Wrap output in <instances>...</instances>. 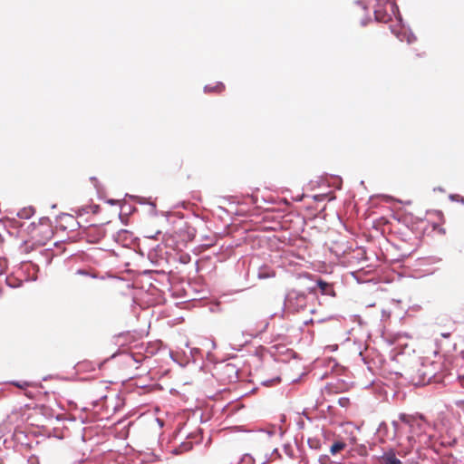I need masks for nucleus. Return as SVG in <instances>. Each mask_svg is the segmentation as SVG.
<instances>
[{"instance_id":"nucleus-1","label":"nucleus","mask_w":464,"mask_h":464,"mask_svg":"<svg viewBox=\"0 0 464 464\" xmlns=\"http://www.w3.org/2000/svg\"><path fill=\"white\" fill-rule=\"evenodd\" d=\"M399 420L410 428V435L407 437L409 446L413 448L416 443L415 436H420L426 431L428 422L421 413L407 414L400 413Z\"/></svg>"},{"instance_id":"nucleus-2","label":"nucleus","mask_w":464,"mask_h":464,"mask_svg":"<svg viewBox=\"0 0 464 464\" xmlns=\"http://www.w3.org/2000/svg\"><path fill=\"white\" fill-rule=\"evenodd\" d=\"M453 379L454 374L448 371L435 372L430 369H419L412 382L415 386H425L430 383H450Z\"/></svg>"},{"instance_id":"nucleus-3","label":"nucleus","mask_w":464,"mask_h":464,"mask_svg":"<svg viewBox=\"0 0 464 464\" xmlns=\"http://www.w3.org/2000/svg\"><path fill=\"white\" fill-rule=\"evenodd\" d=\"M385 1L391 5L392 14L394 15L399 26V28L391 26V32L401 42L405 40L409 44L414 43L417 38L410 26L405 24L398 5L395 2H390V0Z\"/></svg>"},{"instance_id":"nucleus-4","label":"nucleus","mask_w":464,"mask_h":464,"mask_svg":"<svg viewBox=\"0 0 464 464\" xmlns=\"http://www.w3.org/2000/svg\"><path fill=\"white\" fill-rule=\"evenodd\" d=\"M306 306V295L304 292H298L292 289L285 296L284 304L280 313V318L284 319L288 312H299Z\"/></svg>"},{"instance_id":"nucleus-5","label":"nucleus","mask_w":464,"mask_h":464,"mask_svg":"<svg viewBox=\"0 0 464 464\" xmlns=\"http://www.w3.org/2000/svg\"><path fill=\"white\" fill-rule=\"evenodd\" d=\"M136 239L132 232L127 229H120L113 235V240L123 247H129Z\"/></svg>"},{"instance_id":"nucleus-6","label":"nucleus","mask_w":464,"mask_h":464,"mask_svg":"<svg viewBox=\"0 0 464 464\" xmlns=\"http://www.w3.org/2000/svg\"><path fill=\"white\" fill-rule=\"evenodd\" d=\"M377 2L374 8V21L379 23H388L392 21V14H389L382 5V0H375Z\"/></svg>"},{"instance_id":"nucleus-7","label":"nucleus","mask_w":464,"mask_h":464,"mask_svg":"<svg viewBox=\"0 0 464 464\" xmlns=\"http://www.w3.org/2000/svg\"><path fill=\"white\" fill-rule=\"evenodd\" d=\"M380 464H402L401 459L397 457L395 450L389 449L379 457Z\"/></svg>"},{"instance_id":"nucleus-8","label":"nucleus","mask_w":464,"mask_h":464,"mask_svg":"<svg viewBox=\"0 0 464 464\" xmlns=\"http://www.w3.org/2000/svg\"><path fill=\"white\" fill-rule=\"evenodd\" d=\"M316 287L320 290L322 295L330 296L335 295V292L334 290L333 285L330 283L323 280L322 278H319L316 281Z\"/></svg>"},{"instance_id":"nucleus-9","label":"nucleus","mask_w":464,"mask_h":464,"mask_svg":"<svg viewBox=\"0 0 464 464\" xmlns=\"http://www.w3.org/2000/svg\"><path fill=\"white\" fill-rule=\"evenodd\" d=\"M225 89V84L222 82H216L215 85L207 84L204 87L205 92H217L219 93Z\"/></svg>"},{"instance_id":"nucleus-10","label":"nucleus","mask_w":464,"mask_h":464,"mask_svg":"<svg viewBox=\"0 0 464 464\" xmlns=\"http://www.w3.org/2000/svg\"><path fill=\"white\" fill-rule=\"evenodd\" d=\"M34 214L33 207L24 208L17 213V217L23 219H29Z\"/></svg>"},{"instance_id":"nucleus-11","label":"nucleus","mask_w":464,"mask_h":464,"mask_svg":"<svg viewBox=\"0 0 464 464\" xmlns=\"http://www.w3.org/2000/svg\"><path fill=\"white\" fill-rule=\"evenodd\" d=\"M130 198L140 205L149 204L150 206H151L152 210L156 211V204L150 201V198L140 197V196H130Z\"/></svg>"},{"instance_id":"nucleus-12","label":"nucleus","mask_w":464,"mask_h":464,"mask_svg":"<svg viewBox=\"0 0 464 464\" xmlns=\"http://www.w3.org/2000/svg\"><path fill=\"white\" fill-rule=\"evenodd\" d=\"M346 447V443L341 440L334 441L330 447L332 455H335Z\"/></svg>"},{"instance_id":"nucleus-13","label":"nucleus","mask_w":464,"mask_h":464,"mask_svg":"<svg viewBox=\"0 0 464 464\" xmlns=\"http://www.w3.org/2000/svg\"><path fill=\"white\" fill-rule=\"evenodd\" d=\"M59 218H67L69 221H71V227H72V230L74 229V227H81V224L74 219L73 216L72 215H70V214H67V213H61L59 216H58Z\"/></svg>"},{"instance_id":"nucleus-14","label":"nucleus","mask_w":464,"mask_h":464,"mask_svg":"<svg viewBox=\"0 0 464 464\" xmlns=\"http://www.w3.org/2000/svg\"><path fill=\"white\" fill-rule=\"evenodd\" d=\"M121 350L116 351L114 353H112L111 356L105 358L104 360L99 362L98 363H95V368L97 367L99 370H102L104 365L111 360L116 358L119 354H121Z\"/></svg>"},{"instance_id":"nucleus-15","label":"nucleus","mask_w":464,"mask_h":464,"mask_svg":"<svg viewBox=\"0 0 464 464\" xmlns=\"http://www.w3.org/2000/svg\"><path fill=\"white\" fill-rule=\"evenodd\" d=\"M193 447L192 443L190 441H183L179 445V448L174 450L175 454H179L184 451H188L191 450Z\"/></svg>"},{"instance_id":"nucleus-16","label":"nucleus","mask_w":464,"mask_h":464,"mask_svg":"<svg viewBox=\"0 0 464 464\" xmlns=\"http://www.w3.org/2000/svg\"><path fill=\"white\" fill-rule=\"evenodd\" d=\"M274 273H272L271 271H269L267 269V267H261L258 271V274H257V277L259 279H267V278H270L272 276H274Z\"/></svg>"},{"instance_id":"nucleus-17","label":"nucleus","mask_w":464,"mask_h":464,"mask_svg":"<svg viewBox=\"0 0 464 464\" xmlns=\"http://www.w3.org/2000/svg\"><path fill=\"white\" fill-rule=\"evenodd\" d=\"M307 444L311 450H319L322 446L320 440L317 438H309Z\"/></svg>"},{"instance_id":"nucleus-18","label":"nucleus","mask_w":464,"mask_h":464,"mask_svg":"<svg viewBox=\"0 0 464 464\" xmlns=\"http://www.w3.org/2000/svg\"><path fill=\"white\" fill-rule=\"evenodd\" d=\"M238 464H255V459L251 454H244L238 461Z\"/></svg>"},{"instance_id":"nucleus-19","label":"nucleus","mask_w":464,"mask_h":464,"mask_svg":"<svg viewBox=\"0 0 464 464\" xmlns=\"http://www.w3.org/2000/svg\"><path fill=\"white\" fill-rule=\"evenodd\" d=\"M134 210H136L135 207L131 206L130 204L124 203L121 205V212H122L123 215L129 216Z\"/></svg>"},{"instance_id":"nucleus-20","label":"nucleus","mask_w":464,"mask_h":464,"mask_svg":"<svg viewBox=\"0 0 464 464\" xmlns=\"http://www.w3.org/2000/svg\"><path fill=\"white\" fill-rule=\"evenodd\" d=\"M378 433L382 436H388L389 427L385 421H382L377 429Z\"/></svg>"},{"instance_id":"nucleus-21","label":"nucleus","mask_w":464,"mask_h":464,"mask_svg":"<svg viewBox=\"0 0 464 464\" xmlns=\"http://www.w3.org/2000/svg\"><path fill=\"white\" fill-rule=\"evenodd\" d=\"M280 382H281V378L279 376H277V377H275L272 379L265 380L261 382V384L263 386L269 387V386H273L276 383H279Z\"/></svg>"},{"instance_id":"nucleus-22","label":"nucleus","mask_w":464,"mask_h":464,"mask_svg":"<svg viewBox=\"0 0 464 464\" xmlns=\"http://www.w3.org/2000/svg\"><path fill=\"white\" fill-rule=\"evenodd\" d=\"M75 274L79 275V276H90L92 278H97L98 277L95 273H92L91 271H88V270L82 269V268L77 269Z\"/></svg>"},{"instance_id":"nucleus-23","label":"nucleus","mask_w":464,"mask_h":464,"mask_svg":"<svg viewBox=\"0 0 464 464\" xmlns=\"http://www.w3.org/2000/svg\"><path fill=\"white\" fill-rule=\"evenodd\" d=\"M10 383L15 387H18V388H21V389H25L29 386H32L33 383L30 382H26V381H24V382H19V381H12L10 382Z\"/></svg>"},{"instance_id":"nucleus-24","label":"nucleus","mask_w":464,"mask_h":464,"mask_svg":"<svg viewBox=\"0 0 464 464\" xmlns=\"http://www.w3.org/2000/svg\"><path fill=\"white\" fill-rule=\"evenodd\" d=\"M392 425L393 428V435L392 437V440H394L396 437H398V435L401 431V426H400L399 420H392Z\"/></svg>"},{"instance_id":"nucleus-25","label":"nucleus","mask_w":464,"mask_h":464,"mask_svg":"<svg viewBox=\"0 0 464 464\" xmlns=\"http://www.w3.org/2000/svg\"><path fill=\"white\" fill-rule=\"evenodd\" d=\"M449 199L453 202H459L464 205V197L459 194H450Z\"/></svg>"},{"instance_id":"nucleus-26","label":"nucleus","mask_w":464,"mask_h":464,"mask_svg":"<svg viewBox=\"0 0 464 464\" xmlns=\"http://www.w3.org/2000/svg\"><path fill=\"white\" fill-rule=\"evenodd\" d=\"M79 366L82 367V368H88V369H90V371L95 370V363L93 362H89V361L82 362L79 363Z\"/></svg>"},{"instance_id":"nucleus-27","label":"nucleus","mask_w":464,"mask_h":464,"mask_svg":"<svg viewBox=\"0 0 464 464\" xmlns=\"http://www.w3.org/2000/svg\"><path fill=\"white\" fill-rule=\"evenodd\" d=\"M90 212V206H82L76 210L77 216H83Z\"/></svg>"},{"instance_id":"nucleus-28","label":"nucleus","mask_w":464,"mask_h":464,"mask_svg":"<svg viewBox=\"0 0 464 464\" xmlns=\"http://www.w3.org/2000/svg\"><path fill=\"white\" fill-rule=\"evenodd\" d=\"M421 260H423L425 262V264H435V263L440 262L441 259L440 257H436V256H428V257L421 258Z\"/></svg>"},{"instance_id":"nucleus-29","label":"nucleus","mask_w":464,"mask_h":464,"mask_svg":"<svg viewBox=\"0 0 464 464\" xmlns=\"http://www.w3.org/2000/svg\"><path fill=\"white\" fill-rule=\"evenodd\" d=\"M338 404L342 408H346L350 404V399L347 397H341L338 400Z\"/></svg>"},{"instance_id":"nucleus-30","label":"nucleus","mask_w":464,"mask_h":464,"mask_svg":"<svg viewBox=\"0 0 464 464\" xmlns=\"http://www.w3.org/2000/svg\"><path fill=\"white\" fill-rule=\"evenodd\" d=\"M372 21V17L366 14L363 18L361 19L360 24L364 27L368 25Z\"/></svg>"},{"instance_id":"nucleus-31","label":"nucleus","mask_w":464,"mask_h":464,"mask_svg":"<svg viewBox=\"0 0 464 464\" xmlns=\"http://www.w3.org/2000/svg\"><path fill=\"white\" fill-rule=\"evenodd\" d=\"M284 451L290 458L294 457L293 450H292V448H291V446L289 444H286V445L284 446Z\"/></svg>"},{"instance_id":"nucleus-32","label":"nucleus","mask_w":464,"mask_h":464,"mask_svg":"<svg viewBox=\"0 0 464 464\" xmlns=\"http://www.w3.org/2000/svg\"><path fill=\"white\" fill-rule=\"evenodd\" d=\"M52 223L51 219L48 217H42L39 218V224L40 225H46L50 226Z\"/></svg>"},{"instance_id":"nucleus-33","label":"nucleus","mask_w":464,"mask_h":464,"mask_svg":"<svg viewBox=\"0 0 464 464\" xmlns=\"http://www.w3.org/2000/svg\"><path fill=\"white\" fill-rule=\"evenodd\" d=\"M329 460H330V458L328 455H321L318 459L320 464H328Z\"/></svg>"},{"instance_id":"nucleus-34","label":"nucleus","mask_w":464,"mask_h":464,"mask_svg":"<svg viewBox=\"0 0 464 464\" xmlns=\"http://www.w3.org/2000/svg\"><path fill=\"white\" fill-rule=\"evenodd\" d=\"M6 285L11 288H16L22 285V282L14 284V282H11L8 278L6 279Z\"/></svg>"},{"instance_id":"nucleus-35","label":"nucleus","mask_w":464,"mask_h":464,"mask_svg":"<svg viewBox=\"0 0 464 464\" xmlns=\"http://www.w3.org/2000/svg\"><path fill=\"white\" fill-rule=\"evenodd\" d=\"M334 179H335V180L337 181V182H336V183H334V188H337V189H341V188H342V182H343V181H342L341 177H339V176H334Z\"/></svg>"},{"instance_id":"nucleus-36","label":"nucleus","mask_w":464,"mask_h":464,"mask_svg":"<svg viewBox=\"0 0 464 464\" xmlns=\"http://www.w3.org/2000/svg\"><path fill=\"white\" fill-rule=\"evenodd\" d=\"M100 211V206L99 205H90V212L93 214H97Z\"/></svg>"},{"instance_id":"nucleus-37","label":"nucleus","mask_w":464,"mask_h":464,"mask_svg":"<svg viewBox=\"0 0 464 464\" xmlns=\"http://www.w3.org/2000/svg\"><path fill=\"white\" fill-rule=\"evenodd\" d=\"M106 235V231L105 230H102V229H99L97 234H96V237H97V240H100L102 238H103Z\"/></svg>"},{"instance_id":"nucleus-38","label":"nucleus","mask_w":464,"mask_h":464,"mask_svg":"<svg viewBox=\"0 0 464 464\" xmlns=\"http://www.w3.org/2000/svg\"><path fill=\"white\" fill-rule=\"evenodd\" d=\"M328 196H329L328 194H318V195L314 196V199L315 201H319V200H323L324 198H327Z\"/></svg>"},{"instance_id":"nucleus-39","label":"nucleus","mask_w":464,"mask_h":464,"mask_svg":"<svg viewBox=\"0 0 464 464\" xmlns=\"http://www.w3.org/2000/svg\"><path fill=\"white\" fill-rule=\"evenodd\" d=\"M127 217H128V216L123 215V213H122V212H120V214H119V218H120L121 222L122 224H124V225H127V218H128Z\"/></svg>"},{"instance_id":"nucleus-40","label":"nucleus","mask_w":464,"mask_h":464,"mask_svg":"<svg viewBox=\"0 0 464 464\" xmlns=\"http://www.w3.org/2000/svg\"><path fill=\"white\" fill-rule=\"evenodd\" d=\"M90 180L93 183V186L95 187V188L98 190L99 189V181L97 179L96 177H91L90 178Z\"/></svg>"},{"instance_id":"nucleus-41","label":"nucleus","mask_w":464,"mask_h":464,"mask_svg":"<svg viewBox=\"0 0 464 464\" xmlns=\"http://www.w3.org/2000/svg\"><path fill=\"white\" fill-rule=\"evenodd\" d=\"M107 203L111 205V206H115L119 203V201L117 199H114V198H110L107 200Z\"/></svg>"},{"instance_id":"nucleus-42","label":"nucleus","mask_w":464,"mask_h":464,"mask_svg":"<svg viewBox=\"0 0 464 464\" xmlns=\"http://www.w3.org/2000/svg\"><path fill=\"white\" fill-rule=\"evenodd\" d=\"M190 353H191V355H192V356H195L196 354L200 353H201V351H200V349H198V348H192V349H191V351H190Z\"/></svg>"},{"instance_id":"nucleus-43","label":"nucleus","mask_w":464,"mask_h":464,"mask_svg":"<svg viewBox=\"0 0 464 464\" xmlns=\"http://www.w3.org/2000/svg\"><path fill=\"white\" fill-rule=\"evenodd\" d=\"M302 415H303L304 417H305V419H306L307 420H309V421H312V420H313V419H312V418L308 415V413L306 412V409H304V410L303 411Z\"/></svg>"},{"instance_id":"nucleus-44","label":"nucleus","mask_w":464,"mask_h":464,"mask_svg":"<svg viewBox=\"0 0 464 464\" xmlns=\"http://www.w3.org/2000/svg\"><path fill=\"white\" fill-rule=\"evenodd\" d=\"M354 3H355L356 5H362V9H363V10H365V11H367L368 7H367L365 5H362V1H361V0H356Z\"/></svg>"},{"instance_id":"nucleus-45","label":"nucleus","mask_w":464,"mask_h":464,"mask_svg":"<svg viewBox=\"0 0 464 464\" xmlns=\"http://www.w3.org/2000/svg\"><path fill=\"white\" fill-rule=\"evenodd\" d=\"M434 191L444 192L445 189L442 187H436L433 188Z\"/></svg>"},{"instance_id":"nucleus-46","label":"nucleus","mask_w":464,"mask_h":464,"mask_svg":"<svg viewBox=\"0 0 464 464\" xmlns=\"http://www.w3.org/2000/svg\"><path fill=\"white\" fill-rule=\"evenodd\" d=\"M227 368L231 369L235 373H237V370H236L235 366L232 364H227Z\"/></svg>"},{"instance_id":"nucleus-47","label":"nucleus","mask_w":464,"mask_h":464,"mask_svg":"<svg viewBox=\"0 0 464 464\" xmlns=\"http://www.w3.org/2000/svg\"><path fill=\"white\" fill-rule=\"evenodd\" d=\"M160 233H161V232L159 230V231H157V232H156V234H155V235H149V236H146V237H149V238H155V237H156L157 235H160Z\"/></svg>"},{"instance_id":"nucleus-48","label":"nucleus","mask_w":464,"mask_h":464,"mask_svg":"<svg viewBox=\"0 0 464 464\" xmlns=\"http://www.w3.org/2000/svg\"><path fill=\"white\" fill-rule=\"evenodd\" d=\"M313 322H314L313 319H309V320L304 321L303 324L304 325H308L309 324H312Z\"/></svg>"},{"instance_id":"nucleus-49","label":"nucleus","mask_w":464,"mask_h":464,"mask_svg":"<svg viewBox=\"0 0 464 464\" xmlns=\"http://www.w3.org/2000/svg\"><path fill=\"white\" fill-rule=\"evenodd\" d=\"M130 357L135 361V362H138V363H139V362H140V360L137 359V358L134 356V354H132V353H131V354H130Z\"/></svg>"},{"instance_id":"nucleus-50","label":"nucleus","mask_w":464,"mask_h":464,"mask_svg":"<svg viewBox=\"0 0 464 464\" xmlns=\"http://www.w3.org/2000/svg\"><path fill=\"white\" fill-rule=\"evenodd\" d=\"M35 227H36V224H35L34 222H32V223L30 224V226H29V228L31 227V228L34 229V228H35Z\"/></svg>"},{"instance_id":"nucleus-51","label":"nucleus","mask_w":464,"mask_h":464,"mask_svg":"<svg viewBox=\"0 0 464 464\" xmlns=\"http://www.w3.org/2000/svg\"><path fill=\"white\" fill-rule=\"evenodd\" d=\"M333 409H334V407L332 405L327 406V411L329 412L332 411Z\"/></svg>"},{"instance_id":"nucleus-52","label":"nucleus","mask_w":464,"mask_h":464,"mask_svg":"<svg viewBox=\"0 0 464 464\" xmlns=\"http://www.w3.org/2000/svg\"><path fill=\"white\" fill-rule=\"evenodd\" d=\"M50 378H51V376H50V375L44 376V377L43 378V381H47V380H49Z\"/></svg>"},{"instance_id":"nucleus-53","label":"nucleus","mask_w":464,"mask_h":464,"mask_svg":"<svg viewBox=\"0 0 464 464\" xmlns=\"http://www.w3.org/2000/svg\"><path fill=\"white\" fill-rule=\"evenodd\" d=\"M273 454H277V455H279L278 450H277V449H275V450H273Z\"/></svg>"},{"instance_id":"nucleus-54","label":"nucleus","mask_w":464,"mask_h":464,"mask_svg":"<svg viewBox=\"0 0 464 464\" xmlns=\"http://www.w3.org/2000/svg\"><path fill=\"white\" fill-rule=\"evenodd\" d=\"M267 434H268L269 436H273V435L275 434V431H267Z\"/></svg>"},{"instance_id":"nucleus-55","label":"nucleus","mask_w":464,"mask_h":464,"mask_svg":"<svg viewBox=\"0 0 464 464\" xmlns=\"http://www.w3.org/2000/svg\"><path fill=\"white\" fill-rule=\"evenodd\" d=\"M398 455H400V456H405V455H406V452H404V453L402 454V453H401V451H399V452H398Z\"/></svg>"},{"instance_id":"nucleus-56","label":"nucleus","mask_w":464,"mask_h":464,"mask_svg":"<svg viewBox=\"0 0 464 464\" xmlns=\"http://www.w3.org/2000/svg\"><path fill=\"white\" fill-rule=\"evenodd\" d=\"M251 198L253 199L254 203H256V198H255L254 196H251Z\"/></svg>"},{"instance_id":"nucleus-57","label":"nucleus","mask_w":464,"mask_h":464,"mask_svg":"<svg viewBox=\"0 0 464 464\" xmlns=\"http://www.w3.org/2000/svg\"><path fill=\"white\" fill-rule=\"evenodd\" d=\"M276 313H274V314H272L270 315V318H273V317H274V316H276Z\"/></svg>"},{"instance_id":"nucleus-58","label":"nucleus","mask_w":464,"mask_h":464,"mask_svg":"<svg viewBox=\"0 0 464 464\" xmlns=\"http://www.w3.org/2000/svg\"><path fill=\"white\" fill-rule=\"evenodd\" d=\"M157 421L159 422L160 425H162V422L160 419H157Z\"/></svg>"},{"instance_id":"nucleus-59","label":"nucleus","mask_w":464,"mask_h":464,"mask_svg":"<svg viewBox=\"0 0 464 464\" xmlns=\"http://www.w3.org/2000/svg\"><path fill=\"white\" fill-rule=\"evenodd\" d=\"M267 326H268V323H266V324H265L264 330H266V329L267 328Z\"/></svg>"},{"instance_id":"nucleus-60","label":"nucleus","mask_w":464,"mask_h":464,"mask_svg":"<svg viewBox=\"0 0 464 464\" xmlns=\"http://www.w3.org/2000/svg\"><path fill=\"white\" fill-rule=\"evenodd\" d=\"M194 437L192 434H188V438H192Z\"/></svg>"},{"instance_id":"nucleus-61","label":"nucleus","mask_w":464,"mask_h":464,"mask_svg":"<svg viewBox=\"0 0 464 464\" xmlns=\"http://www.w3.org/2000/svg\"><path fill=\"white\" fill-rule=\"evenodd\" d=\"M90 227H98L97 225L91 224Z\"/></svg>"},{"instance_id":"nucleus-62","label":"nucleus","mask_w":464,"mask_h":464,"mask_svg":"<svg viewBox=\"0 0 464 464\" xmlns=\"http://www.w3.org/2000/svg\"><path fill=\"white\" fill-rule=\"evenodd\" d=\"M32 461H33V459H28V462L31 463ZM34 461H36V459H34Z\"/></svg>"},{"instance_id":"nucleus-63","label":"nucleus","mask_w":464,"mask_h":464,"mask_svg":"<svg viewBox=\"0 0 464 464\" xmlns=\"http://www.w3.org/2000/svg\"><path fill=\"white\" fill-rule=\"evenodd\" d=\"M52 208H56V204H53V205L52 206Z\"/></svg>"},{"instance_id":"nucleus-64","label":"nucleus","mask_w":464,"mask_h":464,"mask_svg":"<svg viewBox=\"0 0 464 464\" xmlns=\"http://www.w3.org/2000/svg\"><path fill=\"white\" fill-rule=\"evenodd\" d=\"M405 204L409 205V204H411V201L410 200L406 201Z\"/></svg>"}]
</instances>
